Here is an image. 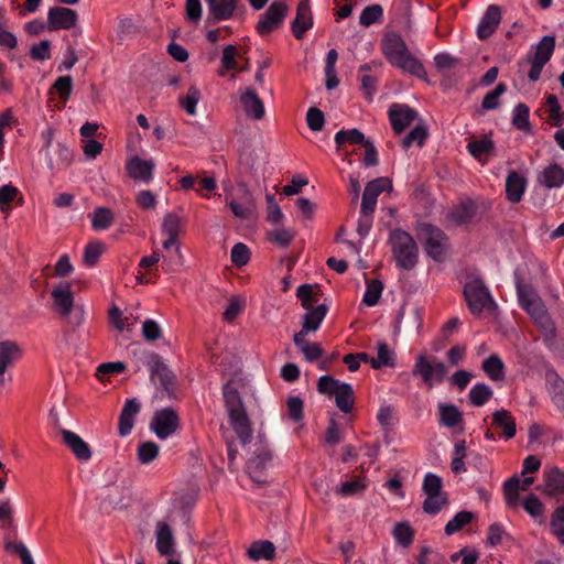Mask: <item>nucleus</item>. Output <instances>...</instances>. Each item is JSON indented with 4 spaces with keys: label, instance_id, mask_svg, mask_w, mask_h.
I'll list each match as a JSON object with an SVG mask.
<instances>
[{
    "label": "nucleus",
    "instance_id": "12",
    "mask_svg": "<svg viewBox=\"0 0 564 564\" xmlns=\"http://www.w3.org/2000/svg\"><path fill=\"white\" fill-rule=\"evenodd\" d=\"M288 10L289 8L284 2H272L257 22V32L260 35H267L279 29L288 14Z\"/></svg>",
    "mask_w": 564,
    "mask_h": 564
},
{
    "label": "nucleus",
    "instance_id": "4",
    "mask_svg": "<svg viewBox=\"0 0 564 564\" xmlns=\"http://www.w3.org/2000/svg\"><path fill=\"white\" fill-rule=\"evenodd\" d=\"M392 253L397 264L403 270H411L417 262V246L405 231L397 229L390 235Z\"/></svg>",
    "mask_w": 564,
    "mask_h": 564
},
{
    "label": "nucleus",
    "instance_id": "43",
    "mask_svg": "<svg viewBox=\"0 0 564 564\" xmlns=\"http://www.w3.org/2000/svg\"><path fill=\"white\" fill-rule=\"evenodd\" d=\"M475 518V513L471 511H459L454 518L445 525V533L452 535L455 532L462 530L466 524L470 523Z\"/></svg>",
    "mask_w": 564,
    "mask_h": 564
},
{
    "label": "nucleus",
    "instance_id": "17",
    "mask_svg": "<svg viewBox=\"0 0 564 564\" xmlns=\"http://www.w3.org/2000/svg\"><path fill=\"white\" fill-rule=\"evenodd\" d=\"M416 117L417 112L406 105L393 104L389 109V119L397 134H400Z\"/></svg>",
    "mask_w": 564,
    "mask_h": 564
},
{
    "label": "nucleus",
    "instance_id": "11",
    "mask_svg": "<svg viewBox=\"0 0 564 564\" xmlns=\"http://www.w3.org/2000/svg\"><path fill=\"white\" fill-rule=\"evenodd\" d=\"M555 48V37L551 35L543 36L536 44L534 54L528 56V63L531 65L528 77L531 82H536L544 65L551 59Z\"/></svg>",
    "mask_w": 564,
    "mask_h": 564
},
{
    "label": "nucleus",
    "instance_id": "33",
    "mask_svg": "<svg viewBox=\"0 0 564 564\" xmlns=\"http://www.w3.org/2000/svg\"><path fill=\"white\" fill-rule=\"evenodd\" d=\"M293 341L304 355L305 360L308 362L316 361L324 354V350L319 344L307 341L302 334H294Z\"/></svg>",
    "mask_w": 564,
    "mask_h": 564
},
{
    "label": "nucleus",
    "instance_id": "35",
    "mask_svg": "<svg viewBox=\"0 0 564 564\" xmlns=\"http://www.w3.org/2000/svg\"><path fill=\"white\" fill-rule=\"evenodd\" d=\"M468 152L478 161H481L484 155L495 154V143L489 135H484L481 139L471 140L467 145Z\"/></svg>",
    "mask_w": 564,
    "mask_h": 564
},
{
    "label": "nucleus",
    "instance_id": "37",
    "mask_svg": "<svg viewBox=\"0 0 564 564\" xmlns=\"http://www.w3.org/2000/svg\"><path fill=\"white\" fill-rule=\"evenodd\" d=\"M545 494L564 492V471L557 467H551L544 471Z\"/></svg>",
    "mask_w": 564,
    "mask_h": 564
},
{
    "label": "nucleus",
    "instance_id": "25",
    "mask_svg": "<svg viewBox=\"0 0 564 564\" xmlns=\"http://www.w3.org/2000/svg\"><path fill=\"white\" fill-rule=\"evenodd\" d=\"M195 505V496H178L173 501L170 518L173 520L180 519L183 523L187 524Z\"/></svg>",
    "mask_w": 564,
    "mask_h": 564
},
{
    "label": "nucleus",
    "instance_id": "22",
    "mask_svg": "<svg viewBox=\"0 0 564 564\" xmlns=\"http://www.w3.org/2000/svg\"><path fill=\"white\" fill-rule=\"evenodd\" d=\"M240 102L248 118L261 120L265 110L261 98L251 88L246 89L240 96Z\"/></svg>",
    "mask_w": 564,
    "mask_h": 564
},
{
    "label": "nucleus",
    "instance_id": "38",
    "mask_svg": "<svg viewBox=\"0 0 564 564\" xmlns=\"http://www.w3.org/2000/svg\"><path fill=\"white\" fill-rule=\"evenodd\" d=\"M105 247L100 240L93 239L84 248L83 263L87 268H94L101 254L104 253Z\"/></svg>",
    "mask_w": 564,
    "mask_h": 564
},
{
    "label": "nucleus",
    "instance_id": "45",
    "mask_svg": "<svg viewBox=\"0 0 564 564\" xmlns=\"http://www.w3.org/2000/svg\"><path fill=\"white\" fill-rule=\"evenodd\" d=\"M73 90V79L69 75L59 76L50 89V94H57L63 102H66Z\"/></svg>",
    "mask_w": 564,
    "mask_h": 564
},
{
    "label": "nucleus",
    "instance_id": "21",
    "mask_svg": "<svg viewBox=\"0 0 564 564\" xmlns=\"http://www.w3.org/2000/svg\"><path fill=\"white\" fill-rule=\"evenodd\" d=\"M154 166L155 164L152 160H142L139 156H133L127 162V172L134 181L148 183L152 180Z\"/></svg>",
    "mask_w": 564,
    "mask_h": 564
},
{
    "label": "nucleus",
    "instance_id": "62",
    "mask_svg": "<svg viewBox=\"0 0 564 564\" xmlns=\"http://www.w3.org/2000/svg\"><path fill=\"white\" fill-rule=\"evenodd\" d=\"M297 297L301 300V304L305 310L314 308L313 303H316L318 299L313 291V286L310 284H303L297 288Z\"/></svg>",
    "mask_w": 564,
    "mask_h": 564
},
{
    "label": "nucleus",
    "instance_id": "5",
    "mask_svg": "<svg viewBox=\"0 0 564 564\" xmlns=\"http://www.w3.org/2000/svg\"><path fill=\"white\" fill-rule=\"evenodd\" d=\"M53 310L62 318H67L72 325H79L83 321L82 312L74 308V296L70 285L62 282L51 291Z\"/></svg>",
    "mask_w": 564,
    "mask_h": 564
},
{
    "label": "nucleus",
    "instance_id": "53",
    "mask_svg": "<svg viewBox=\"0 0 564 564\" xmlns=\"http://www.w3.org/2000/svg\"><path fill=\"white\" fill-rule=\"evenodd\" d=\"M137 455L141 464H149L158 457L159 446L151 441L143 442L139 445Z\"/></svg>",
    "mask_w": 564,
    "mask_h": 564
},
{
    "label": "nucleus",
    "instance_id": "14",
    "mask_svg": "<svg viewBox=\"0 0 564 564\" xmlns=\"http://www.w3.org/2000/svg\"><path fill=\"white\" fill-rule=\"evenodd\" d=\"M384 189H392V183L388 177H378L366 185L361 202V213L364 215L373 213L377 204V197Z\"/></svg>",
    "mask_w": 564,
    "mask_h": 564
},
{
    "label": "nucleus",
    "instance_id": "1",
    "mask_svg": "<svg viewBox=\"0 0 564 564\" xmlns=\"http://www.w3.org/2000/svg\"><path fill=\"white\" fill-rule=\"evenodd\" d=\"M223 393L230 426L246 458L247 471L253 481L265 482L260 476L272 460V452L264 441H253L252 423L234 380L224 386Z\"/></svg>",
    "mask_w": 564,
    "mask_h": 564
},
{
    "label": "nucleus",
    "instance_id": "26",
    "mask_svg": "<svg viewBox=\"0 0 564 564\" xmlns=\"http://www.w3.org/2000/svg\"><path fill=\"white\" fill-rule=\"evenodd\" d=\"M307 313L303 316V324L300 332L296 334H302L304 337L311 333L316 332L319 328L321 323L326 316L327 306L325 304H321L315 306L312 310H306Z\"/></svg>",
    "mask_w": 564,
    "mask_h": 564
},
{
    "label": "nucleus",
    "instance_id": "19",
    "mask_svg": "<svg viewBox=\"0 0 564 564\" xmlns=\"http://www.w3.org/2000/svg\"><path fill=\"white\" fill-rule=\"evenodd\" d=\"M313 26V15L310 1L302 0L296 8V17L292 22L291 29L295 39H303L306 31Z\"/></svg>",
    "mask_w": 564,
    "mask_h": 564
},
{
    "label": "nucleus",
    "instance_id": "58",
    "mask_svg": "<svg viewBox=\"0 0 564 564\" xmlns=\"http://www.w3.org/2000/svg\"><path fill=\"white\" fill-rule=\"evenodd\" d=\"M507 87L505 84L499 83L494 90L488 93L481 102L484 110H494L499 107V97L506 91Z\"/></svg>",
    "mask_w": 564,
    "mask_h": 564
},
{
    "label": "nucleus",
    "instance_id": "39",
    "mask_svg": "<svg viewBox=\"0 0 564 564\" xmlns=\"http://www.w3.org/2000/svg\"><path fill=\"white\" fill-rule=\"evenodd\" d=\"M335 401L337 408L344 412L348 413L352 410L354 406V390L350 384L343 383L338 391L335 393Z\"/></svg>",
    "mask_w": 564,
    "mask_h": 564
},
{
    "label": "nucleus",
    "instance_id": "32",
    "mask_svg": "<svg viewBox=\"0 0 564 564\" xmlns=\"http://www.w3.org/2000/svg\"><path fill=\"white\" fill-rule=\"evenodd\" d=\"M247 555L252 561H271L275 555V546L271 541L268 540L256 541L247 550Z\"/></svg>",
    "mask_w": 564,
    "mask_h": 564
},
{
    "label": "nucleus",
    "instance_id": "9",
    "mask_svg": "<svg viewBox=\"0 0 564 564\" xmlns=\"http://www.w3.org/2000/svg\"><path fill=\"white\" fill-rule=\"evenodd\" d=\"M419 238L431 258L435 261L443 260L448 249V239L440 228L430 224H423L419 229Z\"/></svg>",
    "mask_w": 564,
    "mask_h": 564
},
{
    "label": "nucleus",
    "instance_id": "54",
    "mask_svg": "<svg viewBox=\"0 0 564 564\" xmlns=\"http://www.w3.org/2000/svg\"><path fill=\"white\" fill-rule=\"evenodd\" d=\"M162 231L166 236L177 237L182 231V219L174 213H169L164 216L162 223Z\"/></svg>",
    "mask_w": 564,
    "mask_h": 564
},
{
    "label": "nucleus",
    "instance_id": "41",
    "mask_svg": "<svg viewBox=\"0 0 564 564\" xmlns=\"http://www.w3.org/2000/svg\"><path fill=\"white\" fill-rule=\"evenodd\" d=\"M551 533L564 545V503L557 506L550 518Z\"/></svg>",
    "mask_w": 564,
    "mask_h": 564
},
{
    "label": "nucleus",
    "instance_id": "23",
    "mask_svg": "<svg viewBox=\"0 0 564 564\" xmlns=\"http://www.w3.org/2000/svg\"><path fill=\"white\" fill-rule=\"evenodd\" d=\"M521 496H506V505L510 509H517L522 506L523 509L533 518L542 517L544 513V507L536 496H527L524 499H520Z\"/></svg>",
    "mask_w": 564,
    "mask_h": 564
},
{
    "label": "nucleus",
    "instance_id": "6",
    "mask_svg": "<svg viewBox=\"0 0 564 564\" xmlns=\"http://www.w3.org/2000/svg\"><path fill=\"white\" fill-rule=\"evenodd\" d=\"M464 296L473 314H480L482 310L492 311L496 308L487 286L481 279H473L465 284Z\"/></svg>",
    "mask_w": 564,
    "mask_h": 564
},
{
    "label": "nucleus",
    "instance_id": "10",
    "mask_svg": "<svg viewBox=\"0 0 564 564\" xmlns=\"http://www.w3.org/2000/svg\"><path fill=\"white\" fill-rule=\"evenodd\" d=\"M151 431L160 440H165L180 429V416L173 408H163L154 412L150 422Z\"/></svg>",
    "mask_w": 564,
    "mask_h": 564
},
{
    "label": "nucleus",
    "instance_id": "47",
    "mask_svg": "<svg viewBox=\"0 0 564 564\" xmlns=\"http://www.w3.org/2000/svg\"><path fill=\"white\" fill-rule=\"evenodd\" d=\"M384 366L394 367V352L389 349L386 343H380L378 345V356L375 360H371V367L380 369Z\"/></svg>",
    "mask_w": 564,
    "mask_h": 564
},
{
    "label": "nucleus",
    "instance_id": "57",
    "mask_svg": "<svg viewBox=\"0 0 564 564\" xmlns=\"http://www.w3.org/2000/svg\"><path fill=\"white\" fill-rule=\"evenodd\" d=\"M383 290V284L379 280H371L367 283V290L364 295L362 302L367 306H373L378 303Z\"/></svg>",
    "mask_w": 564,
    "mask_h": 564
},
{
    "label": "nucleus",
    "instance_id": "42",
    "mask_svg": "<svg viewBox=\"0 0 564 564\" xmlns=\"http://www.w3.org/2000/svg\"><path fill=\"white\" fill-rule=\"evenodd\" d=\"M482 370L491 380L498 381L503 378V362L497 355H490L482 361Z\"/></svg>",
    "mask_w": 564,
    "mask_h": 564
},
{
    "label": "nucleus",
    "instance_id": "3",
    "mask_svg": "<svg viewBox=\"0 0 564 564\" xmlns=\"http://www.w3.org/2000/svg\"><path fill=\"white\" fill-rule=\"evenodd\" d=\"M517 289L521 306L531 315L541 329L546 345L551 346L556 336V328L544 303L530 286L519 284Z\"/></svg>",
    "mask_w": 564,
    "mask_h": 564
},
{
    "label": "nucleus",
    "instance_id": "50",
    "mask_svg": "<svg viewBox=\"0 0 564 564\" xmlns=\"http://www.w3.org/2000/svg\"><path fill=\"white\" fill-rule=\"evenodd\" d=\"M512 123L519 130L531 132V126L529 122V107L527 105L518 104L514 107Z\"/></svg>",
    "mask_w": 564,
    "mask_h": 564
},
{
    "label": "nucleus",
    "instance_id": "46",
    "mask_svg": "<svg viewBox=\"0 0 564 564\" xmlns=\"http://www.w3.org/2000/svg\"><path fill=\"white\" fill-rule=\"evenodd\" d=\"M367 141L364 133L358 129L340 130L335 135V142L338 147H341L346 142L364 145Z\"/></svg>",
    "mask_w": 564,
    "mask_h": 564
},
{
    "label": "nucleus",
    "instance_id": "59",
    "mask_svg": "<svg viewBox=\"0 0 564 564\" xmlns=\"http://www.w3.org/2000/svg\"><path fill=\"white\" fill-rule=\"evenodd\" d=\"M383 10L380 4H372L366 7L359 18V23L364 26H369L375 22H378L382 17Z\"/></svg>",
    "mask_w": 564,
    "mask_h": 564
},
{
    "label": "nucleus",
    "instance_id": "29",
    "mask_svg": "<svg viewBox=\"0 0 564 564\" xmlns=\"http://www.w3.org/2000/svg\"><path fill=\"white\" fill-rule=\"evenodd\" d=\"M527 181L516 171H511L506 180L507 199L511 203H519L525 189Z\"/></svg>",
    "mask_w": 564,
    "mask_h": 564
},
{
    "label": "nucleus",
    "instance_id": "61",
    "mask_svg": "<svg viewBox=\"0 0 564 564\" xmlns=\"http://www.w3.org/2000/svg\"><path fill=\"white\" fill-rule=\"evenodd\" d=\"M237 47L235 45H227L223 50L221 55V70L219 75L224 76L226 70L235 69L237 67Z\"/></svg>",
    "mask_w": 564,
    "mask_h": 564
},
{
    "label": "nucleus",
    "instance_id": "8",
    "mask_svg": "<svg viewBox=\"0 0 564 564\" xmlns=\"http://www.w3.org/2000/svg\"><path fill=\"white\" fill-rule=\"evenodd\" d=\"M414 377H420L422 381L432 388L434 382H442L447 375V368L444 362L436 361L435 358H429L425 354H420L415 358L412 369Z\"/></svg>",
    "mask_w": 564,
    "mask_h": 564
},
{
    "label": "nucleus",
    "instance_id": "51",
    "mask_svg": "<svg viewBox=\"0 0 564 564\" xmlns=\"http://www.w3.org/2000/svg\"><path fill=\"white\" fill-rule=\"evenodd\" d=\"M199 99V89L196 86H191L186 95L180 98V104L189 116H194L196 113V105Z\"/></svg>",
    "mask_w": 564,
    "mask_h": 564
},
{
    "label": "nucleus",
    "instance_id": "63",
    "mask_svg": "<svg viewBox=\"0 0 564 564\" xmlns=\"http://www.w3.org/2000/svg\"><path fill=\"white\" fill-rule=\"evenodd\" d=\"M30 57L34 61L43 62L51 58V42L43 40L33 44L30 48Z\"/></svg>",
    "mask_w": 564,
    "mask_h": 564
},
{
    "label": "nucleus",
    "instance_id": "56",
    "mask_svg": "<svg viewBox=\"0 0 564 564\" xmlns=\"http://www.w3.org/2000/svg\"><path fill=\"white\" fill-rule=\"evenodd\" d=\"M20 195V191L11 185H2L0 187V209L3 213H7L11 209V203L17 199Z\"/></svg>",
    "mask_w": 564,
    "mask_h": 564
},
{
    "label": "nucleus",
    "instance_id": "36",
    "mask_svg": "<svg viewBox=\"0 0 564 564\" xmlns=\"http://www.w3.org/2000/svg\"><path fill=\"white\" fill-rule=\"evenodd\" d=\"M539 181L547 188L558 187L564 183V170L557 164H552L544 169Z\"/></svg>",
    "mask_w": 564,
    "mask_h": 564
},
{
    "label": "nucleus",
    "instance_id": "13",
    "mask_svg": "<svg viewBox=\"0 0 564 564\" xmlns=\"http://www.w3.org/2000/svg\"><path fill=\"white\" fill-rule=\"evenodd\" d=\"M150 369L152 379L155 377L159 379L161 388L167 397L175 398L176 377L159 355L151 356Z\"/></svg>",
    "mask_w": 564,
    "mask_h": 564
},
{
    "label": "nucleus",
    "instance_id": "34",
    "mask_svg": "<svg viewBox=\"0 0 564 564\" xmlns=\"http://www.w3.org/2000/svg\"><path fill=\"white\" fill-rule=\"evenodd\" d=\"M477 206L471 199L464 200L456 206L448 215L449 219L457 225H464L470 221L476 215Z\"/></svg>",
    "mask_w": 564,
    "mask_h": 564
},
{
    "label": "nucleus",
    "instance_id": "2",
    "mask_svg": "<svg viewBox=\"0 0 564 564\" xmlns=\"http://www.w3.org/2000/svg\"><path fill=\"white\" fill-rule=\"evenodd\" d=\"M382 52L388 61L419 78L426 79V72L409 51L403 39L395 32H389L382 40Z\"/></svg>",
    "mask_w": 564,
    "mask_h": 564
},
{
    "label": "nucleus",
    "instance_id": "44",
    "mask_svg": "<svg viewBox=\"0 0 564 564\" xmlns=\"http://www.w3.org/2000/svg\"><path fill=\"white\" fill-rule=\"evenodd\" d=\"M392 534L395 541L403 547H408L414 539V530L408 522H399L394 525Z\"/></svg>",
    "mask_w": 564,
    "mask_h": 564
},
{
    "label": "nucleus",
    "instance_id": "18",
    "mask_svg": "<svg viewBox=\"0 0 564 564\" xmlns=\"http://www.w3.org/2000/svg\"><path fill=\"white\" fill-rule=\"evenodd\" d=\"M208 8V20L220 22L231 19L238 9L239 0H205Z\"/></svg>",
    "mask_w": 564,
    "mask_h": 564
},
{
    "label": "nucleus",
    "instance_id": "16",
    "mask_svg": "<svg viewBox=\"0 0 564 564\" xmlns=\"http://www.w3.org/2000/svg\"><path fill=\"white\" fill-rule=\"evenodd\" d=\"M78 15L75 10L65 7H53L47 13V28L51 31L70 29L77 23Z\"/></svg>",
    "mask_w": 564,
    "mask_h": 564
},
{
    "label": "nucleus",
    "instance_id": "64",
    "mask_svg": "<svg viewBox=\"0 0 564 564\" xmlns=\"http://www.w3.org/2000/svg\"><path fill=\"white\" fill-rule=\"evenodd\" d=\"M6 550L19 555L22 564H35L30 551L22 542L9 541L6 543Z\"/></svg>",
    "mask_w": 564,
    "mask_h": 564
},
{
    "label": "nucleus",
    "instance_id": "48",
    "mask_svg": "<svg viewBox=\"0 0 564 564\" xmlns=\"http://www.w3.org/2000/svg\"><path fill=\"white\" fill-rule=\"evenodd\" d=\"M492 393L487 384L478 383L470 389L469 401L475 406H481L492 397Z\"/></svg>",
    "mask_w": 564,
    "mask_h": 564
},
{
    "label": "nucleus",
    "instance_id": "49",
    "mask_svg": "<svg viewBox=\"0 0 564 564\" xmlns=\"http://www.w3.org/2000/svg\"><path fill=\"white\" fill-rule=\"evenodd\" d=\"M108 321L113 325L118 332L129 330L132 323L130 317L123 315V312L116 305H112L108 311Z\"/></svg>",
    "mask_w": 564,
    "mask_h": 564
},
{
    "label": "nucleus",
    "instance_id": "55",
    "mask_svg": "<svg viewBox=\"0 0 564 564\" xmlns=\"http://www.w3.org/2000/svg\"><path fill=\"white\" fill-rule=\"evenodd\" d=\"M267 237L269 241L280 247L286 248L292 242L294 238V232L290 229L281 227L269 231Z\"/></svg>",
    "mask_w": 564,
    "mask_h": 564
},
{
    "label": "nucleus",
    "instance_id": "28",
    "mask_svg": "<svg viewBox=\"0 0 564 564\" xmlns=\"http://www.w3.org/2000/svg\"><path fill=\"white\" fill-rule=\"evenodd\" d=\"M421 326L420 314L413 308H401L395 321V332L414 333Z\"/></svg>",
    "mask_w": 564,
    "mask_h": 564
},
{
    "label": "nucleus",
    "instance_id": "27",
    "mask_svg": "<svg viewBox=\"0 0 564 564\" xmlns=\"http://www.w3.org/2000/svg\"><path fill=\"white\" fill-rule=\"evenodd\" d=\"M140 411V404L135 399L127 400L120 417H119V434L121 436L128 435L134 424V417Z\"/></svg>",
    "mask_w": 564,
    "mask_h": 564
},
{
    "label": "nucleus",
    "instance_id": "20",
    "mask_svg": "<svg viewBox=\"0 0 564 564\" xmlns=\"http://www.w3.org/2000/svg\"><path fill=\"white\" fill-rule=\"evenodd\" d=\"M501 21V11L498 6L491 4L487 8L478 28L477 36L479 40H487L490 37Z\"/></svg>",
    "mask_w": 564,
    "mask_h": 564
},
{
    "label": "nucleus",
    "instance_id": "52",
    "mask_svg": "<svg viewBox=\"0 0 564 564\" xmlns=\"http://www.w3.org/2000/svg\"><path fill=\"white\" fill-rule=\"evenodd\" d=\"M546 105L549 106L550 111V124L553 127L562 126L564 121V112H561V105L558 104L557 97L550 94L546 97Z\"/></svg>",
    "mask_w": 564,
    "mask_h": 564
},
{
    "label": "nucleus",
    "instance_id": "15",
    "mask_svg": "<svg viewBox=\"0 0 564 564\" xmlns=\"http://www.w3.org/2000/svg\"><path fill=\"white\" fill-rule=\"evenodd\" d=\"M57 432L62 436V443L78 460L88 462L91 458L90 446L78 434L61 426H57Z\"/></svg>",
    "mask_w": 564,
    "mask_h": 564
},
{
    "label": "nucleus",
    "instance_id": "30",
    "mask_svg": "<svg viewBox=\"0 0 564 564\" xmlns=\"http://www.w3.org/2000/svg\"><path fill=\"white\" fill-rule=\"evenodd\" d=\"M174 536L170 525L166 522H159L156 531V549L161 555L170 556L174 554Z\"/></svg>",
    "mask_w": 564,
    "mask_h": 564
},
{
    "label": "nucleus",
    "instance_id": "24",
    "mask_svg": "<svg viewBox=\"0 0 564 564\" xmlns=\"http://www.w3.org/2000/svg\"><path fill=\"white\" fill-rule=\"evenodd\" d=\"M21 357V349L15 341H0V384L3 382V375L8 367H11Z\"/></svg>",
    "mask_w": 564,
    "mask_h": 564
},
{
    "label": "nucleus",
    "instance_id": "31",
    "mask_svg": "<svg viewBox=\"0 0 564 564\" xmlns=\"http://www.w3.org/2000/svg\"><path fill=\"white\" fill-rule=\"evenodd\" d=\"M492 425L502 430L501 435L512 438L517 433L516 421L507 410H498L492 413Z\"/></svg>",
    "mask_w": 564,
    "mask_h": 564
},
{
    "label": "nucleus",
    "instance_id": "40",
    "mask_svg": "<svg viewBox=\"0 0 564 564\" xmlns=\"http://www.w3.org/2000/svg\"><path fill=\"white\" fill-rule=\"evenodd\" d=\"M441 423L447 427L457 426L463 421L462 412L453 404H440Z\"/></svg>",
    "mask_w": 564,
    "mask_h": 564
},
{
    "label": "nucleus",
    "instance_id": "7",
    "mask_svg": "<svg viewBox=\"0 0 564 564\" xmlns=\"http://www.w3.org/2000/svg\"><path fill=\"white\" fill-rule=\"evenodd\" d=\"M226 202L236 218L247 220L256 214V199L245 182L238 184L237 196L230 189L227 191Z\"/></svg>",
    "mask_w": 564,
    "mask_h": 564
},
{
    "label": "nucleus",
    "instance_id": "60",
    "mask_svg": "<svg viewBox=\"0 0 564 564\" xmlns=\"http://www.w3.org/2000/svg\"><path fill=\"white\" fill-rule=\"evenodd\" d=\"M427 129L423 124H417L402 141L403 148L408 149L412 143L421 147L427 138Z\"/></svg>",
    "mask_w": 564,
    "mask_h": 564
}]
</instances>
